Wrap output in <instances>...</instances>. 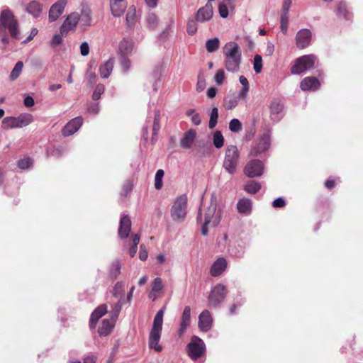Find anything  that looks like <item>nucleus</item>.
Instances as JSON below:
<instances>
[{"label":"nucleus","mask_w":363,"mask_h":363,"mask_svg":"<svg viewBox=\"0 0 363 363\" xmlns=\"http://www.w3.org/2000/svg\"><path fill=\"white\" fill-rule=\"evenodd\" d=\"M108 312L106 304L99 306L91 313L89 320V327L91 329L95 328L98 320Z\"/></svg>","instance_id":"nucleus-21"},{"label":"nucleus","mask_w":363,"mask_h":363,"mask_svg":"<svg viewBox=\"0 0 363 363\" xmlns=\"http://www.w3.org/2000/svg\"><path fill=\"white\" fill-rule=\"evenodd\" d=\"M221 211L217 210V198L214 194L211 195L210 204L203 213L199 211L197 218L201 224V233L206 236L208 233L209 227H216L220 221Z\"/></svg>","instance_id":"nucleus-1"},{"label":"nucleus","mask_w":363,"mask_h":363,"mask_svg":"<svg viewBox=\"0 0 363 363\" xmlns=\"http://www.w3.org/2000/svg\"><path fill=\"white\" fill-rule=\"evenodd\" d=\"M23 67V63L21 61H18L13 69H12L9 78L11 81L16 79L21 74Z\"/></svg>","instance_id":"nucleus-39"},{"label":"nucleus","mask_w":363,"mask_h":363,"mask_svg":"<svg viewBox=\"0 0 363 363\" xmlns=\"http://www.w3.org/2000/svg\"><path fill=\"white\" fill-rule=\"evenodd\" d=\"M227 267V261L225 259L221 257L218 259L211 267V274L213 277H217L221 274Z\"/></svg>","instance_id":"nucleus-29"},{"label":"nucleus","mask_w":363,"mask_h":363,"mask_svg":"<svg viewBox=\"0 0 363 363\" xmlns=\"http://www.w3.org/2000/svg\"><path fill=\"white\" fill-rule=\"evenodd\" d=\"M62 35L61 33H55L50 40V45L55 47L60 45L62 42Z\"/></svg>","instance_id":"nucleus-54"},{"label":"nucleus","mask_w":363,"mask_h":363,"mask_svg":"<svg viewBox=\"0 0 363 363\" xmlns=\"http://www.w3.org/2000/svg\"><path fill=\"white\" fill-rule=\"evenodd\" d=\"M164 311L165 308L163 307L156 313L149 337V347L157 352L162 351V347L159 345V341L162 333Z\"/></svg>","instance_id":"nucleus-4"},{"label":"nucleus","mask_w":363,"mask_h":363,"mask_svg":"<svg viewBox=\"0 0 363 363\" xmlns=\"http://www.w3.org/2000/svg\"><path fill=\"white\" fill-rule=\"evenodd\" d=\"M224 138L220 131H216L213 134V145L216 148H220L223 146Z\"/></svg>","instance_id":"nucleus-42"},{"label":"nucleus","mask_w":363,"mask_h":363,"mask_svg":"<svg viewBox=\"0 0 363 363\" xmlns=\"http://www.w3.org/2000/svg\"><path fill=\"white\" fill-rule=\"evenodd\" d=\"M186 351L189 357L196 361L205 354L206 345L200 337L193 336L191 342L187 345Z\"/></svg>","instance_id":"nucleus-8"},{"label":"nucleus","mask_w":363,"mask_h":363,"mask_svg":"<svg viewBox=\"0 0 363 363\" xmlns=\"http://www.w3.org/2000/svg\"><path fill=\"white\" fill-rule=\"evenodd\" d=\"M239 82L242 85V89L239 92V96L242 98H245L249 91L250 86L247 79L244 76L239 77Z\"/></svg>","instance_id":"nucleus-36"},{"label":"nucleus","mask_w":363,"mask_h":363,"mask_svg":"<svg viewBox=\"0 0 363 363\" xmlns=\"http://www.w3.org/2000/svg\"><path fill=\"white\" fill-rule=\"evenodd\" d=\"M105 87L103 84H99L95 87V89L92 94V99L95 101L100 99L101 94L104 92Z\"/></svg>","instance_id":"nucleus-49"},{"label":"nucleus","mask_w":363,"mask_h":363,"mask_svg":"<svg viewBox=\"0 0 363 363\" xmlns=\"http://www.w3.org/2000/svg\"><path fill=\"white\" fill-rule=\"evenodd\" d=\"M320 86L319 80L315 77H306L300 83L302 91H317Z\"/></svg>","instance_id":"nucleus-19"},{"label":"nucleus","mask_w":363,"mask_h":363,"mask_svg":"<svg viewBox=\"0 0 363 363\" xmlns=\"http://www.w3.org/2000/svg\"><path fill=\"white\" fill-rule=\"evenodd\" d=\"M80 53L82 56H87L89 53V45L86 42H83L80 45Z\"/></svg>","instance_id":"nucleus-62"},{"label":"nucleus","mask_w":363,"mask_h":363,"mask_svg":"<svg viewBox=\"0 0 363 363\" xmlns=\"http://www.w3.org/2000/svg\"><path fill=\"white\" fill-rule=\"evenodd\" d=\"M83 123V118L81 116H77L69 121L63 128L62 132L64 136H69L76 133Z\"/></svg>","instance_id":"nucleus-15"},{"label":"nucleus","mask_w":363,"mask_h":363,"mask_svg":"<svg viewBox=\"0 0 363 363\" xmlns=\"http://www.w3.org/2000/svg\"><path fill=\"white\" fill-rule=\"evenodd\" d=\"M229 128L233 132H238L241 129V123L238 119H233L230 122Z\"/></svg>","instance_id":"nucleus-53"},{"label":"nucleus","mask_w":363,"mask_h":363,"mask_svg":"<svg viewBox=\"0 0 363 363\" xmlns=\"http://www.w3.org/2000/svg\"><path fill=\"white\" fill-rule=\"evenodd\" d=\"M121 267L122 264L118 259L112 262L109 272L110 276L112 279H116L118 277L121 273Z\"/></svg>","instance_id":"nucleus-34"},{"label":"nucleus","mask_w":363,"mask_h":363,"mask_svg":"<svg viewBox=\"0 0 363 363\" xmlns=\"http://www.w3.org/2000/svg\"><path fill=\"white\" fill-rule=\"evenodd\" d=\"M219 14L222 18H226L228 16V9L226 5L220 4L218 7Z\"/></svg>","instance_id":"nucleus-63"},{"label":"nucleus","mask_w":363,"mask_h":363,"mask_svg":"<svg viewBox=\"0 0 363 363\" xmlns=\"http://www.w3.org/2000/svg\"><path fill=\"white\" fill-rule=\"evenodd\" d=\"M187 33L192 35L195 34L197 31V25L195 20L190 19L188 21L187 23V28H186Z\"/></svg>","instance_id":"nucleus-52"},{"label":"nucleus","mask_w":363,"mask_h":363,"mask_svg":"<svg viewBox=\"0 0 363 363\" xmlns=\"http://www.w3.org/2000/svg\"><path fill=\"white\" fill-rule=\"evenodd\" d=\"M67 2L68 0H57L51 6L48 14L49 21H55L63 13Z\"/></svg>","instance_id":"nucleus-14"},{"label":"nucleus","mask_w":363,"mask_h":363,"mask_svg":"<svg viewBox=\"0 0 363 363\" xmlns=\"http://www.w3.org/2000/svg\"><path fill=\"white\" fill-rule=\"evenodd\" d=\"M289 25V15L281 14L280 28L284 34H286Z\"/></svg>","instance_id":"nucleus-48"},{"label":"nucleus","mask_w":363,"mask_h":363,"mask_svg":"<svg viewBox=\"0 0 363 363\" xmlns=\"http://www.w3.org/2000/svg\"><path fill=\"white\" fill-rule=\"evenodd\" d=\"M164 172L162 169H158L155 174V187L156 189L159 190L162 187V179L164 177Z\"/></svg>","instance_id":"nucleus-43"},{"label":"nucleus","mask_w":363,"mask_h":363,"mask_svg":"<svg viewBox=\"0 0 363 363\" xmlns=\"http://www.w3.org/2000/svg\"><path fill=\"white\" fill-rule=\"evenodd\" d=\"M291 3H292L291 0H284L283 1L281 14L289 15V11L291 6Z\"/></svg>","instance_id":"nucleus-60"},{"label":"nucleus","mask_w":363,"mask_h":363,"mask_svg":"<svg viewBox=\"0 0 363 363\" xmlns=\"http://www.w3.org/2000/svg\"><path fill=\"white\" fill-rule=\"evenodd\" d=\"M229 253L235 257H242L245 253L244 247L241 245L231 247L229 249Z\"/></svg>","instance_id":"nucleus-40"},{"label":"nucleus","mask_w":363,"mask_h":363,"mask_svg":"<svg viewBox=\"0 0 363 363\" xmlns=\"http://www.w3.org/2000/svg\"><path fill=\"white\" fill-rule=\"evenodd\" d=\"M164 289L162 280L160 277H157L153 280L152 290L153 292L160 293Z\"/></svg>","instance_id":"nucleus-47"},{"label":"nucleus","mask_w":363,"mask_h":363,"mask_svg":"<svg viewBox=\"0 0 363 363\" xmlns=\"http://www.w3.org/2000/svg\"><path fill=\"white\" fill-rule=\"evenodd\" d=\"M312 38L310 30L303 28L299 30L296 35V45L298 49H303L309 46Z\"/></svg>","instance_id":"nucleus-13"},{"label":"nucleus","mask_w":363,"mask_h":363,"mask_svg":"<svg viewBox=\"0 0 363 363\" xmlns=\"http://www.w3.org/2000/svg\"><path fill=\"white\" fill-rule=\"evenodd\" d=\"M239 151L236 146L228 145L226 148L223 164L224 169L230 174H233L239 162Z\"/></svg>","instance_id":"nucleus-5"},{"label":"nucleus","mask_w":363,"mask_h":363,"mask_svg":"<svg viewBox=\"0 0 363 363\" xmlns=\"http://www.w3.org/2000/svg\"><path fill=\"white\" fill-rule=\"evenodd\" d=\"M254 70L257 74L262 72V58L259 55H256L253 62Z\"/></svg>","instance_id":"nucleus-46"},{"label":"nucleus","mask_w":363,"mask_h":363,"mask_svg":"<svg viewBox=\"0 0 363 363\" xmlns=\"http://www.w3.org/2000/svg\"><path fill=\"white\" fill-rule=\"evenodd\" d=\"M160 129V115H156L154 118V123L152 128L153 135H157Z\"/></svg>","instance_id":"nucleus-58"},{"label":"nucleus","mask_w":363,"mask_h":363,"mask_svg":"<svg viewBox=\"0 0 363 363\" xmlns=\"http://www.w3.org/2000/svg\"><path fill=\"white\" fill-rule=\"evenodd\" d=\"M225 79V74L224 70L222 69H218L214 76L215 82L218 85H221L224 82Z\"/></svg>","instance_id":"nucleus-50"},{"label":"nucleus","mask_w":363,"mask_h":363,"mask_svg":"<svg viewBox=\"0 0 363 363\" xmlns=\"http://www.w3.org/2000/svg\"><path fill=\"white\" fill-rule=\"evenodd\" d=\"M123 284L122 282H117L114 286L113 294L114 296H121L123 295Z\"/></svg>","instance_id":"nucleus-55"},{"label":"nucleus","mask_w":363,"mask_h":363,"mask_svg":"<svg viewBox=\"0 0 363 363\" xmlns=\"http://www.w3.org/2000/svg\"><path fill=\"white\" fill-rule=\"evenodd\" d=\"M139 258L142 261L146 260L147 258V251L143 245L140 247Z\"/></svg>","instance_id":"nucleus-64"},{"label":"nucleus","mask_w":363,"mask_h":363,"mask_svg":"<svg viewBox=\"0 0 363 363\" xmlns=\"http://www.w3.org/2000/svg\"><path fill=\"white\" fill-rule=\"evenodd\" d=\"M116 320H113L111 317L110 319H104L99 324L98 328V333L100 337L107 336L112 332Z\"/></svg>","instance_id":"nucleus-22"},{"label":"nucleus","mask_w":363,"mask_h":363,"mask_svg":"<svg viewBox=\"0 0 363 363\" xmlns=\"http://www.w3.org/2000/svg\"><path fill=\"white\" fill-rule=\"evenodd\" d=\"M187 197L181 195L176 199L171 209V216L174 221L182 222L186 216Z\"/></svg>","instance_id":"nucleus-7"},{"label":"nucleus","mask_w":363,"mask_h":363,"mask_svg":"<svg viewBox=\"0 0 363 363\" xmlns=\"http://www.w3.org/2000/svg\"><path fill=\"white\" fill-rule=\"evenodd\" d=\"M220 47V40L218 38L209 39L206 43V49L208 52L216 51Z\"/></svg>","instance_id":"nucleus-35"},{"label":"nucleus","mask_w":363,"mask_h":363,"mask_svg":"<svg viewBox=\"0 0 363 363\" xmlns=\"http://www.w3.org/2000/svg\"><path fill=\"white\" fill-rule=\"evenodd\" d=\"M138 21V15L136 8L134 6L128 7L125 16L126 24L128 27L133 26Z\"/></svg>","instance_id":"nucleus-32"},{"label":"nucleus","mask_w":363,"mask_h":363,"mask_svg":"<svg viewBox=\"0 0 363 363\" xmlns=\"http://www.w3.org/2000/svg\"><path fill=\"white\" fill-rule=\"evenodd\" d=\"M225 69L230 72H237L241 62V50L235 42H228L223 47Z\"/></svg>","instance_id":"nucleus-2"},{"label":"nucleus","mask_w":363,"mask_h":363,"mask_svg":"<svg viewBox=\"0 0 363 363\" xmlns=\"http://www.w3.org/2000/svg\"><path fill=\"white\" fill-rule=\"evenodd\" d=\"M38 33V30L36 28H33L30 32L29 35L27 37V38L26 40L22 41L21 43L23 45L28 43V42L32 40L35 36L37 35Z\"/></svg>","instance_id":"nucleus-59"},{"label":"nucleus","mask_w":363,"mask_h":363,"mask_svg":"<svg viewBox=\"0 0 363 363\" xmlns=\"http://www.w3.org/2000/svg\"><path fill=\"white\" fill-rule=\"evenodd\" d=\"M131 230V220L128 216L123 215L120 220L118 236L121 239L127 238Z\"/></svg>","instance_id":"nucleus-20"},{"label":"nucleus","mask_w":363,"mask_h":363,"mask_svg":"<svg viewBox=\"0 0 363 363\" xmlns=\"http://www.w3.org/2000/svg\"><path fill=\"white\" fill-rule=\"evenodd\" d=\"M199 328L203 332L211 330L213 325V318L208 310L203 311L199 315Z\"/></svg>","instance_id":"nucleus-16"},{"label":"nucleus","mask_w":363,"mask_h":363,"mask_svg":"<svg viewBox=\"0 0 363 363\" xmlns=\"http://www.w3.org/2000/svg\"><path fill=\"white\" fill-rule=\"evenodd\" d=\"M272 113H279L284 111V105L279 100H274L270 106Z\"/></svg>","instance_id":"nucleus-45"},{"label":"nucleus","mask_w":363,"mask_h":363,"mask_svg":"<svg viewBox=\"0 0 363 363\" xmlns=\"http://www.w3.org/2000/svg\"><path fill=\"white\" fill-rule=\"evenodd\" d=\"M261 188L260 184L255 181H250L245 186V190L249 194H256Z\"/></svg>","instance_id":"nucleus-38"},{"label":"nucleus","mask_w":363,"mask_h":363,"mask_svg":"<svg viewBox=\"0 0 363 363\" xmlns=\"http://www.w3.org/2000/svg\"><path fill=\"white\" fill-rule=\"evenodd\" d=\"M120 63L124 72L128 71L131 67V62L126 56H120Z\"/></svg>","instance_id":"nucleus-51"},{"label":"nucleus","mask_w":363,"mask_h":363,"mask_svg":"<svg viewBox=\"0 0 363 363\" xmlns=\"http://www.w3.org/2000/svg\"><path fill=\"white\" fill-rule=\"evenodd\" d=\"M191 323V308L185 306L181 317L180 328L179 333L182 335L188 328Z\"/></svg>","instance_id":"nucleus-25"},{"label":"nucleus","mask_w":363,"mask_h":363,"mask_svg":"<svg viewBox=\"0 0 363 363\" xmlns=\"http://www.w3.org/2000/svg\"><path fill=\"white\" fill-rule=\"evenodd\" d=\"M110 9L115 17H121L127 9L126 0H110Z\"/></svg>","instance_id":"nucleus-18"},{"label":"nucleus","mask_w":363,"mask_h":363,"mask_svg":"<svg viewBox=\"0 0 363 363\" xmlns=\"http://www.w3.org/2000/svg\"><path fill=\"white\" fill-rule=\"evenodd\" d=\"M7 29L11 38L18 40L21 36L20 25L13 13L4 9L0 14V30Z\"/></svg>","instance_id":"nucleus-3"},{"label":"nucleus","mask_w":363,"mask_h":363,"mask_svg":"<svg viewBox=\"0 0 363 363\" xmlns=\"http://www.w3.org/2000/svg\"><path fill=\"white\" fill-rule=\"evenodd\" d=\"M269 138L268 135H264L257 145L250 151L252 156H257L259 154L265 152L269 147Z\"/></svg>","instance_id":"nucleus-26"},{"label":"nucleus","mask_w":363,"mask_h":363,"mask_svg":"<svg viewBox=\"0 0 363 363\" xmlns=\"http://www.w3.org/2000/svg\"><path fill=\"white\" fill-rule=\"evenodd\" d=\"M238 212L243 215H250L252 212V201L247 198L240 199L237 203Z\"/></svg>","instance_id":"nucleus-31"},{"label":"nucleus","mask_w":363,"mask_h":363,"mask_svg":"<svg viewBox=\"0 0 363 363\" xmlns=\"http://www.w3.org/2000/svg\"><path fill=\"white\" fill-rule=\"evenodd\" d=\"M78 23H79V12L74 11L69 13L60 27V30L62 35H65L69 31L74 30Z\"/></svg>","instance_id":"nucleus-12"},{"label":"nucleus","mask_w":363,"mask_h":363,"mask_svg":"<svg viewBox=\"0 0 363 363\" xmlns=\"http://www.w3.org/2000/svg\"><path fill=\"white\" fill-rule=\"evenodd\" d=\"M114 62V58L111 57L100 65L99 74L101 78L106 79L110 76L113 69Z\"/></svg>","instance_id":"nucleus-30"},{"label":"nucleus","mask_w":363,"mask_h":363,"mask_svg":"<svg viewBox=\"0 0 363 363\" xmlns=\"http://www.w3.org/2000/svg\"><path fill=\"white\" fill-rule=\"evenodd\" d=\"M213 6L210 4H206L205 6L199 9L196 13V21L204 22L210 20L213 16Z\"/></svg>","instance_id":"nucleus-24"},{"label":"nucleus","mask_w":363,"mask_h":363,"mask_svg":"<svg viewBox=\"0 0 363 363\" xmlns=\"http://www.w3.org/2000/svg\"><path fill=\"white\" fill-rule=\"evenodd\" d=\"M33 121L31 115H18L7 116L2 121V126L5 129L21 128L28 125Z\"/></svg>","instance_id":"nucleus-9"},{"label":"nucleus","mask_w":363,"mask_h":363,"mask_svg":"<svg viewBox=\"0 0 363 363\" xmlns=\"http://www.w3.org/2000/svg\"><path fill=\"white\" fill-rule=\"evenodd\" d=\"M206 79H204V77H203L201 76H199L198 82L196 84V90L199 92H201L203 90H204V89L206 88Z\"/></svg>","instance_id":"nucleus-57"},{"label":"nucleus","mask_w":363,"mask_h":363,"mask_svg":"<svg viewBox=\"0 0 363 363\" xmlns=\"http://www.w3.org/2000/svg\"><path fill=\"white\" fill-rule=\"evenodd\" d=\"M317 57L314 55H306L297 58L294 65L291 68V72L294 74H300L312 69Z\"/></svg>","instance_id":"nucleus-6"},{"label":"nucleus","mask_w":363,"mask_h":363,"mask_svg":"<svg viewBox=\"0 0 363 363\" xmlns=\"http://www.w3.org/2000/svg\"><path fill=\"white\" fill-rule=\"evenodd\" d=\"M226 294L227 289L224 285L221 284L216 285L208 297V306L210 307H217L224 301Z\"/></svg>","instance_id":"nucleus-10"},{"label":"nucleus","mask_w":363,"mask_h":363,"mask_svg":"<svg viewBox=\"0 0 363 363\" xmlns=\"http://www.w3.org/2000/svg\"><path fill=\"white\" fill-rule=\"evenodd\" d=\"M134 43L131 39L123 38L118 45V52L120 56H127L132 52Z\"/></svg>","instance_id":"nucleus-27"},{"label":"nucleus","mask_w":363,"mask_h":363,"mask_svg":"<svg viewBox=\"0 0 363 363\" xmlns=\"http://www.w3.org/2000/svg\"><path fill=\"white\" fill-rule=\"evenodd\" d=\"M25 11L35 18H39L43 11V6L39 1L33 0L25 7Z\"/></svg>","instance_id":"nucleus-23"},{"label":"nucleus","mask_w":363,"mask_h":363,"mask_svg":"<svg viewBox=\"0 0 363 363\" xmlns=\"http://www.w3.org/2000/svg\"><path fill=\"white\" fill-rule=\"evenodd\" d=\"M33 164V161L30 157H24L18 161V167L23 170L30 168Z\"/></svg>","instance_id":"nucleus-44"},{"label":"nucleus","mask_w":363,"mask_h":363,"mask_svg":"<svg viewBox=\"0 0 363 363\" xmlns=\"http://www.w3.org/2000/svg\"><path fill=\"white\" fill-rule=\"evenodd\" d=\"M347 12L346 4L345 3H340L337 6V13L340 16L347 18Z\"/></svg>","instance_id":"nucleus-61"},{"label":"nucleus","mask_w":363,"mask_h":363,"mask_svg":"<svg viewBox=\"0 0 363 363\" xmlns=\"http://www.w3.org/2000/svg\"><path fill=\"white\" fill-rule=\"evenodd\" d=\"M79 13L80 26L84 29L89 27L92 23L91 9L88 6H82Z\"/></svg>","instance_id":"nucleus-17"},{"label":"nucleus","mask_w":363,"mask_h":363,"mask_svg":"<svg viewBox=\"0 0 363 363\" xmlns=\"http://www.w3.org/2000/svg\"><path fill=\"white\" fill-rule=\"evenodd\" d=\"M159 17L155 13H150L146 17L147 26L151 29H155L159 25Z\"/></svg>","instance_id":"nucleus-33"},{"label":"nucleus","mask_w":363,"mask_h":363,"mask_svg":"<svg viewBox=\"0 0 363 363\" xmlns=\"http://www.w3.org/2000/svg\"><path fill=\"white\" fill-rule=\"evenodd\" d=\"M196 132L194 129H190L186 132L184 137L180 140V146L185 149H189L192 147L196 139Z\"/></svg>","instance_id":"nucleus-28"},{"label":"nucleus","mask_w":363,"mask_h":363,"mask_svg":"<svg viewBox=\"0 0 363 363\" xmlns=\"http://www.w3.org/2000/svg\"><path fill=\"white\" fill-rule=\"evenodd\" d=\"M264 166L258 160H252L247 163L244 172L247 177L253 178L261 177L263 174Z\"/></svg>","instance_id":"nucleus-11"},{"label":"nucleus","mask_w":363,"mask_h":363,"mask_svg":"<svg viewBox=\"0 0 363 363\" xmlns=\"http://www.w3.org/2000/svg\"><path fill=\"white\" fill-rule=\"evenodd\" d=\"M131 239H132V246L130 247V248L129 250V253H130V257H133L137 252L138 245L140 241V236L138 234H134L131 236Z\"/></svg>","instance_id":"nucleus-41"},{"label":"nucleus","mask_w":363,"mask_h":363,"mask_svg":"<svg viewBox=\"0 0 363 363\" xmlns=\"http://www.w3.org/2000/svg\"><path fill=\"white\" fill-rule=\"evenodd\" d=\"M121 309V303L120 301H118L113 307L112 311H111V317L113 318V320H116L118 318L119 312Z\"/></svg>","instance_id":"nucleus-56"},{"label":"nucleus","mask_w":363,"mask_h":363,"mask_svg":"<svg viewBox=\"0 0 363 363\" xmlns=\"http://www.w3.org/2000/svg\"><path fill=\"white\" fill-rule=\"evenodd\" d=\"M240 98H242L239 96H227L224 99V106L227 109H232L233 108L235 107L239 101Z\"/></svg>","instance_id":"nucleus-37"}]
</instances>
